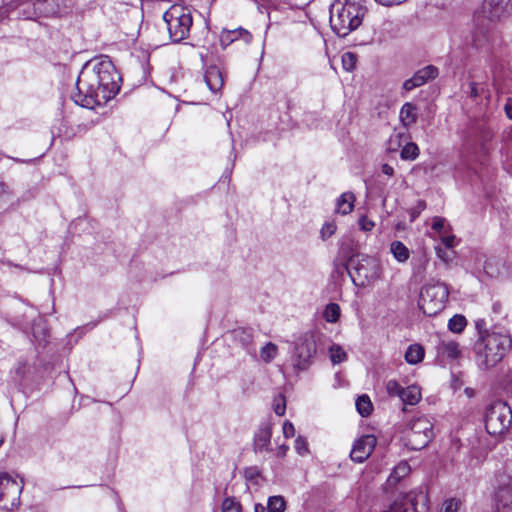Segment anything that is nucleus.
I'll return each instance as SVG.
<instances>
[{
  "mask_svg": "<svg viewBox=\"0 0 512 512\" xmlns=\"http://www.w3.org/2000/svg\"><path fill=\"white\" fill-rule=\"evenodd\" d=\"M400 399L408 405H415L421 399L420 389L417 386L403 388Z\"/></svg>",
  "mask_w": 512,
  "mask_h": 512,
  "instance_id": "27",
  "label": "nucleus"
},
{
  "mask_svg": "<svg viewBox=\"0 0 512 512\" xmlns=\"http://www.w3.org/2000/svg\"><path fill=\"white\" fill-rule=\"evenodd\" d=\"M307 445H308V443L305 438L299 436L296 439V447L295 448H306Z\"/></svg>",
  "mask_w": 512,
  "mask_h": 512,
  "instance_id": "57",
  "label": "nucleus"
},
{
  "mask_svg": "<svg viewBox=\"0 0 512 512\" xmlns=\"http://www.w3.org/2000/svg\"><path fill=\"white\" fill-rule=\"evenodd\" d=\"M277 354V346L271 342L267 343L264 347L261 349V358L265 362L272 361Z\"/></svg>",
  "mask_w": 512,
  "mask_h": 512,
  "instance_id": "38",
  "label": "nucleus"
},
{
  "mask_svg": "<svg viewBox=\"0 0 512 512\" xmlns=\"http://www.w3.org/2000/svg\"><path fill=\"white\" fill-rule=\"evenodd\" d=\"M22 489V478L18 482L8 474L0 475V508L10 511L17 507Z\"/></svg>",
  "mask_w": 512,
  "mask_h": 512,
  "instance_id": "8",
  "label": "nucleus"
},
{
  "mask_svg": "<svg viewBox=\"0 0 512 512\" xmlns=\"http://www.w3.org/2000/svg\"><path fill=\"white\" fill-rule=\"evenodd\" d=\"M390 251L394 258L400 263H404L409 259V249L401 241H393L390 244Z\"/></svg>",
  "mask_w": 512,
  "mask_h": 512,
  "instance_id": "26",
  "label": "nucleus"
},
{
  "mask_svg": "<svg viewBox=\"0 0 512 512\" xmlns=\"http://www.w3.org/2000/svg\"><path fill=\"white\" fill-rule=\"evenodd\" d=\"M403 388L396 380H389L386 383V391L390 396H398L400 398Z\"/></svg>",
  "mask_w": 512,
  "mask_h": 512,
  "instance_id": "44",
  "label": "nucleus"
},
{
  "mask_svg": "<svg viewBox=\"0 0 512 512\" xmlns=\"http://www.w3.org/2000/svg\"><path fill=\"white\" fill-rule=\"evenodd\" d=\"M355 196L351 192L343 193L336 202V211L342 215H347L354 208Z\"/></svg>",
  "mask_w": 512,
  "mask_h": 512,
  "instance_id": "23",
  "label": "nucleus"
},
{
  "mask_svg": "<svg viewBox=\"0 0 512 512\" xmlns=\"http://www.w3.org/2000/svg\"><path fill=\"white\" fill-rule=\"evenodd\" d=\"M316 354V339L311 332L302 334L295 343L294 367L298 370L306 369Z\"/></svg>",
  "mask_w": 512,
  "mask_h": 512,
  "instance_id": "9",
  "label": "nucleus"
},
{
  "mask_svg": "<svg viewBox=\"0 0 512 512\" xmlns=\"http://www.w3.org/2000/svg\"><path fill=\"white\" fill-rule=\"evenodd\" d=\"M8 186L3 182L0 181V195L7 192Z\"/></svg>",
  "mask_w": 512,
  "mask_h": 512,
  "instance_id": "59",
  "label": "nucleus"
},
{
  "mask_svg": "<svg viewBox=\"0 0 512 512\" xmlns=\"http://www.w3.org/2000/svg\"><path fill=\"white\" fill-rule=\"evenodd\" d=\"M335 270H336L338 273H340V274H342L343 272H347L346 270H344V269L342 268V266H341V264H340V262H339V261H338V267H336V266H335Z\"/></svg>",
  "mask_w": 512,
  "mask_h": 512,
  "instance_id": "60",
  "label": "nucleus"
},
{
  "mask_svg": "<svg viewBox=\"0 0 512 512\" xmlns=\"http://www.w3.org/2000/svg\"><path fill=\"white\" fill-rule=\"evenodd\" d=\"M461 506V501L455 498H450L444 501L441 512H458Z\"/></svg>",
  "mask_w": 512,
  "mask_h": 512,
  "instance_id": "42",
  "label": "nucleus"
},
{
  "mask_svg": "<svg viewBox=\"0 0 512 512\" xmlns=\"http://www.w3.org/2000/svg\"><path fill=\"white\" fill-rule=\"evenodd\" d=\"M467 326V320L463 315L456 314L448 321V328L453 333H461Z\"/></svg>",
  "mask_w": 512,
  "mask_h": 512,
  "instance_id": "31",
  "label": "nucleus"
},
{
  "mask_svg": "<svg viewBox=\"0 0 512 512\" xmlns=\"http://www.w3.org/2000/svg\"><path fill=\"white\" fill-rule=\"evenodd\" d=\"M449 291L443 282H429L421 288L418 305L427 316H435L446 306Z\"/></svg>",
  "mask_w": 512,
  "mask_h": 512,
  "instance_id": "4",
  "label": "nucleus"
},
{
  "mask_svg": "<svg viewBox=\"0 0 512 512\" xmlns=\"http://www.w3.org/2000/svg\"><path fill=\"white\" fill-rule=\"evenodd\" d=\"M285 501L281 496H272L268 500V512H284Z\"/></svg>",
  "mask_w": 512,
  "mask_h": 512,
  "instance_id": "36",
  "label": "nucleus"
},
{
  "mask_svg": "<svg viewBox=\"0 0 512 512\" xmlns=\"http://www.w3.org/2000/svg\"><path fill=\"white\" fill-rule=\"evenodd\" d=\"M329 352L330 359L334 364H339L343 362L347 357L346 352L343 350V348L336 344L330 347Z\"/></svg>",
  "mask_w": 512,
  "mask_h": 512,
  "instance_id": "35",
  "label": "nucleus"
},
{
  "mask_svg": "<svg viewBox=\"0 0 512 512\" xmlns=\"http://www.w3.org/2000/svg\"><path fill=\"white\" fill-rule=\"evenodd\" d=\"M113 2L115 3H120V4H125V5H131L133 6L134 5V2L136 0H112Z\"/></svg>",
  "mask_w": 512,
  "mask_h": 512,
  "instance_id": "58",
  "label": "nucleus"
},
{
  "mask_svg": "<svg viewBox=\"0 0 512 512\" xmlns=\"http://www.w3.org/2000/svg\"><path fill=\"white\" fill-rule=\"evenodd\" d=\"M169 36L173 42H181L189 36L193 23L188 9L180 5L171 6L163 15Z\"/></svg>",
  "mask_w": 512,
  "mask_h": 512,
  "instance_id": "5",
  "label": "nucleus"
},
{
  "mask_svg": "<svg viewBox=\"0 0 512 512\" xmlns=\"http://www.w3.org/2000/svg\"><path fill=\"white\" fill-rule=\"evenodd\" d=\"M273 410L278 416H283L286 411V399L283 394H278L273 401Z\"/></svg>",
  "mask_w": 512,
  "mask_h": 512,
  "instance_id": "39",
  "label": "nucleus"
},
{
  "mask_svg": "<svg viewBox=\"0 0 512 512\" xmlns=\"http://www.w3.org/2000/svg\"><path fill=\"white\" fill-rule=\"evenodd\" d=\"M387 445L388 442L382 434H365L354 442L352 448H376L377 446L382 448Z\"/></svg>",
  "mask_w": 512,
  "mask_h": 512,
  "instance_id": "21",
  "label": "nucleus"
},
{
  "mask_svg": "<svg viewBox=\"0 0 512 512\" xmlns=\"http://www.w3.org/2000/svg\"><path fill=\"white\" fill-rule=\"evenodd\" d=\"M412 436H413V437H419V436H420V433H419V432H416V431H413Z\"/></svg>",
  "mask_w": 512,
  "mask_h": 512,
  "instance_id": "63",
  "label": "nucleus"
},
{
  "mask_svg": "<svg viewBox=\"0 0 512 512\" xmlns=\"http://www.w3.org/2000/svg\"><path fill=\"white\" fill-rule=\"evenodd\" d=\"M419 147L414 142H406L402 147L400 157L402 160L413 161L419 156Z\"/></svg>",
  "mask_w": 512,
  "mask_h": 512,
  "instance_id": "30",
  "label": "nucleus"
},
{
  "mask_svg": "<svg viewBox=\"0 0 512 512\" xmlns=\"http://www.w3.org/2000/svg\"><path fill=\"white\" fill-rule=\"evenodd\" d=\"M512 348V337L505 329L494 326L491 332L478 337L473 345L479 369L488 370L500 363Z\"/></svg>",
  "mask_w": 512,
  "mask_h": 512,
  "instance_id": "2",
  "label": "nucleus"
},
{
  "mask_svg": "<svg viewBox=\"0 0 512 512\" xmlns=\"http://www.w3.org/2000/svg\"><path fill=\"white\" fill-rule=\"evenodd\" d=\"M485 428L490 435H502L512 423V410L503 401H495L485 412Z\"/></svg>",
  "mask_w": 512,
  "mask_h": 512,
  "instance_id": "6",
  "label": "nucleus"
},
{
  "mask_svg": "<svg viewBox=\"0 0 512 512\" xmlns=\"http://www.w3.org/2000/svg\"><path fill=\"white\" fill-rule=\"evenodd\" d=\"M426 208V203L424 200H418L417 203L410 208V221L413 222L420 215V213Z\"/></svg>",
  "mask_w": 512,
  "mask_h": 512,
  "instance_id": "45",
  "label": "nucleus"
},
{
  "mask_svg": "<svg viewBox=\"0 0 512 512\" xmlns=\"http://www.w3.org/2000/svg\"><path fill=\"white\" fill-rule=\"evenodd\" d=\"M476 329L478 331V337L483 336L484 333H489L491 330H488L485 328V322L484 320H478L476 321Z\"/></svg>",
  "mask_w": 512,
  "mask_h": 512,
  "instance_id": "51",
  "label": "nucleus"
},
{
  "mask_svg": "<svg viewBox=\"0 0 512 512\" xmlns=\"http://www.w3.org/2000/svg\"><path fill=\"white\" fill-rule=\"evenodd\" d=\"M491 40L490 27L483 19L477 23L472 31V44L480 49L485 47Z\"/></svg>",
  "mask_w": 512,
  "mask_h": 512,
  "instance_id": "19",
  "label": "nucleus"
},
{
  "mask_svg": "<svg viewBox=\"0 0 512 512\" xmlns=\"http://www.w3.org/2000/svg\"><path fill=\"white\" fill-rule=\"evenodd\" d=\"M33 336H34L35 338H37V332H36V331H33Z\"/></svg>",
  "mask_w": 512,
  "mask_h": 512,
  "instance_id": "64",
  "label": "nucleus"
},
{
  "mask_svg": "<svg viewBox=\"0 0 512 512\" xmlns=\"http://www.w3.org/2000/svg\"><path fill=\"white\" fill-rule=\"evenodd\" d=\"M427 497L423 492H410L395 501L389 512H427Z\"/></svg>",
  "mask_w": 512,
  "mask_h": 512,
  "instance_id": "11",
  "label": "nucleus"
},
{
  "mask_svg": "<svg viewBox=\"0 0 512 512\" xmlns=\"http://www.w3.org/2000/svg\"><path fill=\"white\" fill-rule=\"evenodd\" d=\"M358 255L361 254L355 252V248L351 240L343 241L339 247L338 256L334 261V266L338 267L339 261L342 268L350 274L349 267L356 262Z\"/></svg>",
  "mask_w": 512,
  "mask_h": 512,
  "instance_id": "14",
  "label": "nucleus"
},
{
  "mask_svg": "<svg viewBox=\"0 0 512 512\" xmlns=\"http://www.w3.org/2000/svg\"><path fill=\"white\" fill-rule=\"evenodd\" d=\"M336 231V226L333 223H326L321 229L323 239L331 237Z\"/></svg>",
  "mask_w": 512,
  "mask_h": 512,
  "instance_id": "49",
  "label": "nucleus"
},
{
  "mask_svg": "<svg viewBox=\"0 0 512 512\" xmlns=\"http://www.w3.org/2000/svg\"><path fill=\"white\" fill-rule=\"evenodd\" d=\"M442 243L446 249H448V250L452 249L454 247V243H455V236L454 235L443 236Z\"/></svg>",
  "mask_w": 512,
  "mask_h": 512,
  "instance_id": "50",
  "label": "nucleus"
},
{
  "mask_svg": "<svg viewBox=\"0 0 512 512\" xmlns=\"http://www.w3.org/2000/svg\"><path fill=\"white\" fill-rule=\"evenodd\" d=\"M204 80L208 88L213 93L221 91L224 85L223 73L217 65H210L207 67L204 74Z\"/></svg>",
  "mask_w": 512,
  "mask_h": 512,
  "instance_id": "17",
  "label": "nucleus"
},
{
  "mask_svg": "<svg viewBox=\"0 0 512 512\" xmlns=\"http://www.w3.org/2000/svg\"><path fill=\"white\" fill-rule=\"evenodd\" d=\"M428 446V441L424 442L419 448L424 449Z\"/></svg>",
  "mask_w": 512,
  "mask_h": 512,
  "instance_id": "62",
  "label": "nucleus"
},
{
  "mask_svg": "<svg viewBox=\"0 0 512 512\" xmlns=\"http://www.w3.org/2000/svg\"><path fill=\"white\" fill-rule=\"evenodd\" d=\"M492 81L497 92L504 93L510 87V72L503 63L495 64L492 69Z\"/></svg>",
  "mask_w": 512,
  "mask_h": 512,
  "instance_id": "16",
  "label": "nucleus"
},
{
  "mask_svg": "<svg viewBox=\"0 0 512 512\" xmlns=\"http://www.w3.org/2000/svg\"><path fill=\"white\" fill-rule=\"evenodd\" d=\"M436 254L437 256L443 260L444 262L448 263L453 259L454 252L448 249H443L441 247L436 248Z\"/></svg>",
  "mask_w": 512,
  "mask_h": 512,
  "instance_id": "47",
  "label": "nucleus"
},
{
  "mask_svg": "<svg viewBox=\"0 0 512 512\" xmlns=\"http://www.w3.org/2000/svg\"><path fill=\"white\" fill-rule=\"evenodd\" d=\"M505 112L508 118L512 119V98H508L505 104Z\"/></svg>",
  "mask_w": 512,
  "mask_h": 512,
  "instance_id": "54",
  "label": "nucleus"
},
{
  "mask_svg": "<svg viewBox=\"0 0 512 512\" xmlns=\"http://www.w3.org/2000/svg\"><path fill=\"white\" fill-rule=\"evenodd\" d=\"M512 11L511 0H484L483 13L490 20L500 19Z\"/></svg>",
  "mask_w": 512,
  "mask_h": 512,
  "instance_id": "13",
  "label": "nucleus"
},
{
  "mask_svg": "<svg viewBox=\"0 0 512 512\" xmlns=\"http://www.w3.org/2000/svg\"><path fill=\"white\" fill-rule=\"evenodd\" d=\"M436 351L438 357L449 361L457 360L462 356L458 342L452 339H441L436 346Z\"/></svg>",
  "mask_w": 512,
  "mask_h": 512,
  "instance_id": "15",
  "label": "nucleus"
},
{
  "mask_svg": "<svg viewBox=\"0 0 512 512\" xmlns=\"http://www.w3.org/2000/svg\"><path fill=\"white\" fill-rule=\"evenodd\" d=\"M340 306L336 303H330L325 307L323 316L329 323H335L340 317Z\"/></svg>",
  "mask_w": 512,
  "mask_h": 512,
  "instance_id": "33",
  "label": "nucleus"
},
{
  "mask_svg": "<svg viewBox=\"0 0 512 512\" xmlns=\"http://www.w3.org/2000/svg\"><path fill=\"white\" fill-rule=\"evenodd\" d=\"M494 512H512V478L505 473H497L495 478Z\"/></svg>",
  "mask_w": 512,
  "mask_h": 512,
  "instance_id": "10",
  "label": "nucleus"
},
{
  "mask_svg": "<svg viewBox=\"0 0 512 512\" xmlns=\"http://www.w3.org/2000/svg\"><path fill=\"white\" fill-rule=\"evenodd\" d=\"M329 12L331 29L339 37H346L362 24L367 9L360 3L335 0L331 4Z\"/></svg>",
  "mask_w": 512,
  "mask_h": 512,
  "instance_id": "3",
  "label": "nucleus"
},
{
  "mask_svg": "<svg viewBox=\"0 0 512 512\" xmlns=\"http://www.w3.org/2000/svg\"><path fill=\"white\" fill-rule=\"evenodd\" d=\"M406 139V133L394 132L388 140L387 150L389 152L397 151L402 146L403 142L406 141Z\"/></svg>",
  "mask_w": 512,
  "mask_h": 512,
  "instance_id": "32",
  "label": "nucleus"
},
{
  "mask_svg": "<svg viewBox=\"0 0 512 512\" xmlns=\"http://www.w3.org/2000/svg\"><path fill=\"white\" fill-rule=\"evenodd\" d=\"M238 39H242L245 43H250L252 34L242 27L233 30L224 29L220 34V44L223 48H226Z\"/></svg>",
  "mask_w": 512,
  "mask_h": 512,
  "instance_id": "18",
  "label": "nucleus"
},
{
  "mask_svg": "<svg viewBox=\"0 0 512 512\" xmlns=\"http://www.w3.org/2000/svg\"><path fill=\"white\" fill-rule=\"evenodd\" d=\"M119 79L109 59L89 61L77 78V92L72 95V99L76 104L87 108L103 105L119 92Z\"/></svg>",
  "mask_w": 512,
  "mask_h": 512,
  "instance_id": "1",
  "label": "nucleus"
},
{
  "mask_svg": "<svg viewBox=\"0 0 512 512\" xmlns=\"http://www.w3.org/2000/svg\"><path fill=\"white\" fill-rule=\"evenodd\" d=\"M234 338L239 342L247 351L251 350L253 342V331L250 328H238L233 331Z\"/></svg>",
  "mask_w": 512,
  "mask_h": 512,
  "instance_id": "25",
  "label": "nucleus"
},
{
  "mask_svg": "<svg viewBox=\"0 0 512 512\" xmlns=\"http://www.w3.org/2000/svg\"><path fill=\"white\" fill-rule=\"evenodd\" d=\"M400 121L405 128H409L417 121V107L413 103L406 102L399 114Z\"/></svg>",
  "mask_w": 512,
  "mask_h": 512,
  "instance_id": "22",
  "label": "nucleus"
},
{
  "mask_svg": "<svg viewBox=\"0 0 512 512\" xmlns=\"http://www.w3.org/2000/svg\"><path fill=\"white\" fill-rule=\"evenodd\" d=\"M419 265L417 266V273L422 272L425 269V264L427 263V259L425 256H422L418 259Z\"/></svg>",
  "mask_w": 512,
  "mask_h": 512,
  "instance_id": "56",
  "label": "nucleus"
},
{
  "mask_svg": "<svg viewBox=\"0 0 512 512\" xmlns=\"http://www.w3.org/2000/svg\"><path fill=\"white\" fill-rule=\"evenodd\" d=\"M356 409L362 417H368L373 409L372 402L367 395H361L356 399Z\"/></svg>",
  "mask_w": 512,
  "mask_h": 512,
  "instance_id": "29",
  "label": "nucleus"
},
{
  "mask_svg": "<svg viewBox=\"0 0 512 512\" xmlns=\"http://www.w3.org/2000/svg\"><path fill=\"white\" fill-rule=\"evenodd\" d=\"M499 262L489 259L484 264V271L490 277H497L500 274Z\"/></svg>",
  "mask_w": 512,
  "mask_h": 512,
  "instance_id": "40",
  "label": "nucleus"
},
{
  "mask_svg": "<svg viewBox=\"0 0 512 512\" xmlns=\"http://www.w3.org/2000/svg\"><path fill=\"white\" fill-rule=\"evenodd\" d=\"M469 87H470L469 95L474 98L477 97L479 95L478 89H477V83L470 82Z\"/></svg>",
  "mask_w": 512,
  "mask_h": 512,
  "instance_id": "53",
  "label": "nucleus"
},
{
  "mask_svg": "<svg viewBox=\"0 0 512 512\" xmlns=\"http://www.w3.org/2000/svg\"><path fill=\"white\" fill-rule=\"evenodd\" d=\"M410 472L411 467L408 462H400L397 466L394 467L393 471L389 475L385 483V490L394 488L400 482V480L409 475Z\"/></svg>",
  "mask_w": 512,
  "mask_h": 512,
  "instance_id": "20",
  "label": "nucleus"
},
{
  "mask_svg": "<svg viewBox=\"0 0 512 512\" xmlns=\"http://www.w3.org/2000/svg\"><path fill=\"white\" fill-rule=\"evenodd\" d=\"M425 355L424 348L419 344H411L405 352V360L411 365L420 363Z\"/></svg>",
  "mask_w": 512,
  "mask_h": 512,
  "instance_id": "24",
  "label": "nucleus"
},
{
  "mask_svg": "<svg viewBox=\"0 0 512 512\" xmlns=\"http://www.w3.org/2000/svg\"><path fill=\"white\" fill-rule=\"evenodd\" d=\"M284 434L286 436L293 435L294 434V427L291 423H285L283 427Z\"/></svg>",
  "mask_w": 512,
  "mask_h": 512,
  "instance_id": "55",
  "label": "nucleus"
},
{
  "mask_svg": "<svg viewBox=\"0 0 512 512\" xmlns=\"http://www.w3.org/2000/svg\"><path fill=\"white\" fill-rule=\"evenodd\" d=\"M343 69L347 72H352L356 68L357 55L353 52H345L342 57Z\"/></svg>",
  "mask_w": 512,
  "mask_h": 512,
  "instance_id": "34",
  "label": "nucleus"
},
{
  "mask_svg": "<svg viewBox=\"0 0 512 512\" xmlns=\"http://www.w3.org/2000/svg\"><path fill=\"white\" fill-rule=\"evenodd\" d=\"M37 5L38 9L47 15L56 14L60 11L59 5L55 3V0H44L43 3L38 2Z\"/></svg>",
  "mask_w": 512,
  "mask_h": 512,
  "instance_id": "37",
  "label": "nucleus"
},
{
  "mask_svg": "<svg viewBox=\"0 0 512 512\" xmlns=\"http://www.w3.org/2000/svg\"><path fill=\"white\" fill-rule=\"evenodd\" d=\"M241 506L233 498H226L222 503V512H240Z\"/></svg>",
  "mask_w": 512,
  "mask_h": 512,
  "instance_id": "43",
  "label": "nucleus"
},
{
  "mask_svg": "<svg viewBox=\"0 0 512 512\" xmlns=\"http://www.w3.org/2000/svg\"><path fill=\"white\" fill-rule=\"evenodd\" d=\"M358 224L359 228L365 232L371 231L375 226V223L372 220L368 219L366 216H361L358 221Z\"/></svg>",
  "mask_w": 512,
  "mask_h": 512,
  "instance_id": "48",
  "label": "nucleus"
},
{
  "mask_svg": "<svg viewBox=\"0 0 512 512\" xmlns=\"http://www.w3.org/2000/svg\"><path fill=\"white\" fill-rule=\"evenodd\" d=\"M255 512H264V507L261 505H255Z\"/></svg>",
  "mask_w": 512,
  "mask_h": 512,
  "instance_id": "61",
  "label": "nucleus"
},
{
  "mask_svg": "<svg viewBox=\"0 0 512 512\" xmlns=\"http://www.w3.org/2000/svg\"><path fill=\"white\" fill-rule=\"evenodd\" d=\"M371 455V450H350L349 457L353 462L362 463Z\"/></svg>",
  "mask_w": 512,
  "mask_h": 512,
  "instance_id": "41",
  "label": "nucleus"
},
{
  "mask_svg": "<svg viewBox=\"0 0 512 512\" xmlns=\"http://www.w3.org/2000/svg\"><path fill=\"white\" fill-rule=\"evenodd\" d=\"M439 74V70L434 65H427L418 71L413 76L403 83V88L406 91H411L417 87H420L430 80L435 79Z\"/></svg>",
  "mask_w": 512,
  "mask_h": 512,
  "instance_id": "12",
  "label": "nucleus"
},
{
  "mask_svg": "<svg viewBox=\"0 0 512 512\" xmlns=\"http://www.w3.org/2000/svg\"><path fill=\"white\" fill-rule=\"evenodd\" d=\"M271 429L268 426L260 427L254 437V448H266L270 444Z\"/></svg>",
  "mask_w": 512,
  "mask_h": 512,
  "instance_id": "28",
  "label": "nucleus"
},
{
  "mask_svg": "<svg viewBox=\"0 0 512 512\" xmlns=\"http://www.w3.org/2000/svg\"><path fill=\"white\" fill-rule=\"evenodd\" d=\"M352 266L356 275L352 276L351 273L349 275L356 285L366 286L380 277V264L374 257L358 255Z\"/></svg>",
  "mask_w": 512,
  "mask_h": 512,
  "instance_id": "7",
  "label": "nucleus"
},
{
  "mask_svg": "<svg viewBox=\"0 0 512 512\" xmlns=\"http://www.w3.org/2000/svg\"><path fill=\"white\" fill-rule=\"evenodd\" d=\"M432 228L438 233H446L447 232V224L446 220L441 217H435L433 219Z\"/></svg>",
  "mask_w": 512,
  "mask_h": 512,
  "instance_id": "46",
  "label": "nucleus"
},
{
  "mask_svg": "<svg viewBox=\"0 0 512 512\" xmlns=\"http://www.w3.org/2000/svg\"><path fill=\"white\" fill-rule=\"evenodd\" d=\"M381 171L383 174L387 176H392L394 174V169L389 164H383L381 167Z\"/></svg>",
  "mask_w": 512,
  "mask_h": 512,
  "instance_id": "52",
  "label": "nucleus"
}]
</instances>
